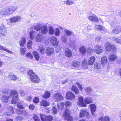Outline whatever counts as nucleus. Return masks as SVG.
<instances>
[{
    "label": "nucleus",
    "instance_id": "nucleus-53",
    "mask_svg": "<svg viewBox=\"0 0 121 121\" xmlns=\"http://www.w3.org/2000/svg\"><path fill=\"white\" fill-rule=\"evenodd\" d=\"M92 89L90 87H88L86 88L85 89V91L88 93H89L92 91Z\"/></svg>",
    "mask_w": 121,
    "mask_h": 121
},
{
    "label": "nucleus",
    "instance_id": "nucleus-36",
    "mask_svg": "<svg viewBox=\"0 0 121 121\" xmlns=\"http://www.w3.org/2000/svg\"><path fill=\"white\" fill-rule=\"evenodd\" d=\"M79 63L77 61L75 60L73 61L72 63V66L73 67L75 68L78 67L79 66Z\"/></svg>",
    "mask_w": 121,
    "mask_h": 121
},
{
    "label": "nucleus",
    "instance_id": "nucleus-23",
    "mask_svg": "<svg viewBox=\"0 0 121 121\" xmlns=\"http://www.w3.org/2000/svg\"><path fill=\"white\" fill-rule=\"evenodd\" d=\"M10 13H13L14 11H16L17 9L18 8L16 6H10L8 7Z\"/></svg>",
    "mask_w": 121,
    "mask_h": 121
},
{
    "label": "nucleus",
    "instance_id": "nucleus-27",
    "mask_svg": "<svg viewBox=\"0 0 121 121\" xmlns=\"http://www.w3.org/2000/svg\"><path fill=\"white\" fill-rule=\"evenodd\" d=\"M48 32L49 34L51 35H52L54 34L55 30L53 27L51 26H49Z\"/></svg>",
    "mask_w": 121,
    "mask_h": 121
},
{
    "label": "nucleus",
    "instance_id": "nucleus-35",
    "mask_svg": "<svg viewBox=\"0 0 121 121\" xmlns=\"http://www.w3.org/2000/svg\"><path fill=\"white\" fill-rule=\"evenodd\" d=\"M95 30L96 31L98 30H103V27L99 25H96L95 27Z\"/></svg>",
    "mask_w": 121,
    "mask_h": 121
},
{
    "label": "nucleus",
    "instance_id": "nucleus-59",
    "mask_svg": "<svg viewBox=\"0 0 121 121\" xmlns=\"http://www.w3.org/2000/svg\"><path fill=\"white\" fill-rule=\"evenodd\" d=\"M9 111H10L13 114L14 113V111L13 107L11 106H10L9 108Z\"/></svg>",
    "mask_w": 121,
    "mask_h": 121
},
{
    "label": "nucleus",
    "instance_id": "nucleus-37",
    "mask_svg": "<svg viewBox=\"0 0 121 121\" xmlns=\"http://www.w3.org/2000/svg\"><path fill=\"white\" fill-rule=\"evenodd\" d=\"M50 96V93L48 91H46L45 92V94L43 95V97L45 98H48Z\"/></svg>",
    "mask_w": 121,
    "mask_h": 121
},
{
    "label": "nucleus",
    "instance_id": "nucleus-13",
    "mask_svg": "<svg viewBox=\"0 0 121 121\" xmlns=\"http://www.w3.org/2000/svg\"><path fill=\"white\" fill-rule=\"evenodd\" d=\"M50 41L52 45L55 46H57L59 43L57 38L54 36L51 38Z\"/></svg>",
    "mask_w": 121,
    "mask_h": 121
},
{
    "label": "nucleus",
    "instance_id": "nucleus-60",
    "mask_svg": "<svg viewBox=\"0 0 121 121\" xmlns=\"http://www.w3.org/2000/svg\"><path fill=\"white\" fill-rule=\"evenodd\" d=\"M19 92L20 93L21 95L23 96L25 95V93L24 91L22 90H20L19 91Z\"/></svg>",
    "mask_w": 121,
    "mask_h": 121
},
{
    "label": "nucleus",
    "instance_id": "nucleus-45",
    "mask_svg": "<svg viewBox=\"0 0 121 121\" xmlns=\"http://www.w3.org/2000/svg\"><path fill=\"white\" fill-rule=\"evenodd\" d=\"M32 42L31 40H29L27 44V47L28 48L30 49L32 48Z\"/></svg>",
    "mask_w": 121,
    "mask_h": 121
},
{
    "label": "nucleus",
    "instance_id": "nucleus-55",
    "mask_svg": "<svg viewBox=\"0 0 121 121\" xmlns=\"http://www.w3.org/2000/svg\"><path fill=\"white\" fill-rule=\"evenodd\" d=\"M104 121H110V119L108 116H105L104 118Z\"/></svg>",
    "mask_w": 121,
    "mask_h": 121
},
{
    "label": "nucleus",
    "instance_id": "nucleus-18",
    "mask_svg": "<svg viewBox=\"0 0 121 121\" xmlns=\"http://www.w3.org/2000/svg\"><path fill=\"white\" fill-rule=\"evenodd\" d=\"M117 58L116 56L114 54H111L108 56V59L110 62L115 60Z\"/></svg>",
    "mask_w": 121,
    "mask_h": 121
},
{
    "label": "nucleus",
    "instance_id": "nucleus-22",
    "mask_svg": "<svg viewBox=\"0 0 121 121\" xmlns=\"http://www.w3.org/2000/svg\"><path fill=\"white\" fill-rule=\"evenodd\" d=\"M43 24L42 23H38L35 24L34 26V29L36 31H39L41 30Z\"/></svg>",
    "mask_w": 121,
    "mask_h": 121
},
{
    "label": "nucleus",
    "instance_id": "nucleus-16",
    "mask_svg": "<svg viewBox=\"0 0 121 121\" xmlns=\"http://www.w3.org/2000/svg\"><path fill=\"white\" fill-rule=\"evenodd\" d=\"M90 107L92 114L93 116L95 115V114L94 113L96 111V106L94 104H91L90 105Z\"/></svg>",
    "mask_w": 121,
    "mask_h": 121
},
{
    "label": "nucleus",
    "instance_id": "nucleus-50",
    "mask_svg": "<svg viewBox=\"0 0 121 121\" xmlns=\"http://www.w3.org/2000/svg\"><path fill=\"white\" fill-rule=\"evenodd\" d=\"M26 56L27 57L30 58L31 59L33 58V56L30 52L27 53L26 55Z\"/></svg>",
    "mask_w": 121,
    "mask_h": 121
},
{
    "label": "nucleus",
    "instance_id": "nucleus-54",
    "mask_svg": "<svg viewBox=\"0 0 121 121\" xmlns=\"http://www.w3.org/2000/svg\"><path fill=\"white\" fill-rule=\"evenodd\" d=\"M52 110L53 113L54 114L56 113L57 112V110L55 107H53Z\"/></svg>",
    "mask_w": 121,
    "mask_h": 121
},
{
    "label": "nucleus",
    "instance_id": "nucleus-63",
    "mask_svg": "<svg viewBox=\"0 0 121 121\" xmlns=\"http://www.w3.org/2000/svg\"><path fill=\"white\" fill-rule=\"evenodd\" d=\"M65 104L64 103L62 102L61 104V110H63L64 108V107L65 105Z\"/></svg>",
    "mask_w": 121,
    "mask_h": 121
},
{
    "label": "nucleus",
    "instance_id": "nucleus-11",
    "mask_svg": "<svg viewBox=\"0 0 121 121\" xmlns=\"http://www.w3.org/2000/svg\"><path fill=\"white\" fill-rule=\"evenodd\" d=\"M40 30V32L41 33L45 34L47 33L48 32V30L47 25H43Z\"/></svg>",
    "mask_w": 121,
    "mask_h": 121
},
{
    "label": "nucleus",
    "instance_id": "nucleus-5",
    "mask_svg": "<svg viewBox=\"0 0 121 121\" xmlns=\"http://www.w3.org/2000/svg\"><path fill=\"white\" fill-rule=\"evenodd\" d=\"M106 48V51L108 52H115L117 51V49L115 47L108 42L107 43Z\"/></svg>",
    "mask_w": 121,
    "mask_h": 121
},
{
    "label": "nucleus",
    "instance_id": "nucleus-20",
    "mask_svg": "<svg viewBox=\"0 0 121 121\" xmlns=\"http://www.w3.org/2000/svg\"><path fill=\"white\" fill-rule=\"evenodd\" d=\"M26 39L24 37H22L19 41V43L20 46H23L26 43Z\"/></svg>",
    "mask_w": 121,
    "mask_h": 121
},
{
    "label": "nucleus",
    "instance_id": "nucleus-62",
    "mask_svg": "<svg viewBox=\"0 0 121 121\" xmlns=\"http://www.w3.org/2000/svg\"><path fill=\"white\" fill-rule=\"evenodd\" d=\"M61 48L60 46H58L56 48V52H59L61 50Z\"/></svg>",
    "mask_w": 121,
    "mask_h": 121
},
{
    "label": "nucleus",
    "instance_id": "nucleus-2",
    "mask_svg": "<svg viewBox=\"0 0 121 121\" xmlns=\"http://www.w3.org/2000/svg\"><path fill=\"white\" fill-rule=\"evenodd\" d=\"M31 81L34 83H39L40 81V79L33 72L32 70H30L28 72Z\"/></svg>",
    "mask_w": 121,
    "mask_h": 121
},
{
    "label": "nucleus",
    "instance_id": "nucleus-3",
    "mask_svg": "<svg viewBox=\"0 0 121 121\" xmlns=\"http://www.w3.org/2000/svg\"><path fill=\"white\" fill-rule=\"evenodd\" d=\"M78 103L82 106L86 107V104H88L91 103L92 100L91 99H78Z\"/></svg>",
    "mask_w": 121,
    "mask_h": 121
},
{
    "label": "nucleus",
    "instance_id": "nucleus-28",
    "mask_svg": "<svg viewBox=\"0 0 121 121\" xmlns=\"http://www.w3.org/2000/svg\"><path fill=\"white\" fill-rule=\"evenodd\" d=\"M9 77L11 80L14 81L17 78L16 76L12 73L10 74Z\"/></svg>",
    "mask_w": 121,
    "mask_h": 121
},
{
    "label": "nucleus",
    "instance_id": "nucleus-48",
    "mask_svg": "<svg viewBox=\"0 0 121 121\" xmlns=\"http://www.w3.org/2000/svg\"><path fill=\"white\" fill-rule=\"evenodd\" d=\"M25 48H20V52L21 54L22 55H24L26 51L25 50Z\"/></svg>",
    "mask_w": 121,
    "mask_h": 121
},
{
    "label": "nucleus",
    "instance_id": "nucleus-14",
    "mask_svg": "<svg viewBox=\"0 0 121 121\" xmlns=\"http://www.w3.org/2000/svg\"><path fill=\"white\" fill-rule=\"evenodd\" d=\"M10 13L8 8H5L3 9L0 11V14L2 15L7 16Z\"/></svg>",
    "mask_w": 121,
    "mask_h": 121
},
{
    "label": "nucleus",
    "instance_id": "nucleus-9",
    "mask_svg": "<svg viewBox=\"0 0 121 121\" xmlns=\"http://www.w3.org/2000/svg\"><path fill=\"white\" fill-rule=\"evenodd\" d=\"M44 38V36L39 33L36 36L35 39L37 42H40L43 40Z\"/></svg>",
    "mask_w": 121,
    "mask_h": 121
},
{
    "label": "nucleus",
    "instance_id": "nucleus-6",
    "mask_svg": "<svg viewBox=\"0 0 121 121\" xmlns=\"http://www.w3.org/2000/svg\"><path fill=\"white\" fill-rule=\"evenodd\" d=\"M95 47L96 48L94 49L93 51L97 54H99L103 52V47L97 44L95 46Z\"/></svg>",
    "mask_w": 121,
    "mask_h": 121
},
{
    "label": "nucleus",
    "instance_id": "nucleus-49",
    "mask_svg": "<svg viewBox=\"0 0 121 121\" xmlns=\"http://www.w3.org/2000/svg\"><path fill=\"white\" fill-rule=\"evenodd\" d=\"M93 49L90 47L87 48L86 49V53L88 54L92 53L93 52Z\"/></svg>",
    "mask_w": 121,
    "mask_h": 121
},
{
    "label": "nucleus",
    "instance_id": "nucleus-12",
    "mask_svg": "<svg viewBox=\"0 0 121 121\" xmlns=\"http://www.w3.org/2000/svg\"><path fill=\"white\" fill-rule=\"evenodd\" d=\"M88 19L93 22H98L99 21V19L98 17L95 15L90 16L88 17Z\"/></svg>",
    "mask_w": 121,
    "mask_h": 121
},
{
    "label": "nucleus",
    "instance_id": "nucleus-44",
    "mask_svg": "<svg viewBox=\"0 0 121 121\" xmlns=\"http://www.w3.org/2000/svg\"><path fill=\"white\" fill-rule=\"evenodd\" d=\"M40 52L42 54H43L46 52L45 49L42 46H40L39 48Z\"/></svg>",
    "mask_w": 121,
    "mask_h": 121
},
{
    "label": "nucleus",
    "instance_id": "nucleus-47",
    "mask_svg": "<svg viewBox=\"0 0 121 121\" xmlns=\"http://www.w3.org/2000/svg\"><path fill=\"white\" fill-rule=\"evenodd\" d=\"M101 68L100 64L99 63H96L94 65V68L95 69H99Z\"/></svg>",
    "mask_w": 121,
    "mask_h": 121
},
{
    "label": "nucleus",
    "instance_id": "nucleus-1",
    "mask_svg": "<svg viewBox=\"0 0 121 121\" xmlns=\"http://www.w3.org/2000/svg\"><path fill=\"white\" fill-rule=\"evenodd\" d=\"M2 92L4 94V97L5 98H17L18 96L17 91L14 90H11L9 94L8 90L6 89H2Z\"/></svg>",
    "mask_w": 121,
    "mask_h": 121
},
{
    "label": "nucleus",
    "instance_id": "nucleus-41",
    "mask_svg": "<svg viewBox=\"0 0 121 121\" xmlns=\"http://www.w3.org/2000/svg\"><path fill=\"white\" fill-rule=\"evenodd\" d=\"M54 34L56 36H59L60 35V31L58 28H56L55 29V31Z\"/></svg>",
    "mask_w": 121,
    "mask_h": 121
},
{
    "label": "nucleus",
    "instance_id": "nucleus-8",
    "mask_svg": "<svg viewBox=\"0 0 121 121\" xmlns=\"http://www.w3.org/2000/svg\"><path fill=\"white\" fill-rule=\"evenodd\" d=\"M21 19V18L20 16H15L10 18V22L11 23H14L20 21Z\"/></svg>",
    "mask_w": 121,
    "mask_h": 121
},
{
    "label": "nucleus",
    "instance_id": "nucleus-30",
    "mask_svg": "<svg viewBox=\"0 0 121 121\" xmlns=\"http://www.w3.org/2000/svg\"><path fill=\"white\" fill-rule=\"evenodd\" d=\"M33 53L36 60H38L40 57L38 53L36 51H34Z\"/></svg>",
    "mask_w": 121,
    "mask_h": 121
},
{
    "label": "nucleus",
    "instance_id": "nucleus-32",
    "mask_svg": "<svg viewBox=\"0 0 121 121\" xmlns=\"http://www.w3.org/2000/svg\"><path fill=\"white\" fill-rule=\"evenodd\" d=\"M112 40L114 42L118 43L121 44V40L116 37H113L112 38Z\"/></svg>",
    "mask_w": 121,
    "mask_h": 121
},
{
    "label": "nucleus",
    "instance_id": "nucleus-52",
    "mask_svg": "<svg viewBox=\"0 0 121 121\" xmlns=\"http://www.w3.org/2000/svg\"><path fill=\"white\" fill-rule=\"evenodd\" d=\"M102 37L100 36H98L95 38V40L97 42H99L102 39Z\"/></svg>",
    "mask_w": 121,
    "mask_h": 121
},
{
    "label": "nucleus",
    "instance_id": "nucleus-29",
    "mask_svg": "<svg viewBox=\"0 0 121 121\" xmlns=\"http://www.w3.org/2000/svg\"><path fill=\"white\" fill-rule=\"evenodd\" d=\"M36 32L35 31H31L30 32V36L31 39H33L35 38Z\"/></svg>",
    "mask_w": 121,
    "mask_h": 121
},
{
    "label": "nucleus",
    "instance_id": "nucleus-40",
    "mask_svg": "<svg viewBox=\"0 0 121 121\" xmlns=\"http://www.w3.org/2000/svg\"><path fill=\"white\" fill-rule=\"evenodd\" d=\"M72 90L74 91L76 94H78L79 92V91L77 87L75 86H73L72 88Z\"/></svg>",
    "mask_w": 121,
    "mask_h": 121
},
{
    "label": "nucleus",
    "instance_id": "nucleus-51",
    "mask_svg": "<svg viewBox=\"0 0 121 121\" xmlns=\"http://www.w3.org/2000/svg\"><path fill=\"white\" fill-rule=\"evenodd\" d=\"M54 96L56 98H61L63 97L62 96L61 94L59 93H57L55 94Z\"/></svg>",
    "mask_w": 121,
    "mask_h": 121
},
{
    "label": "nucleus",
    "instance_id": "nucleus-43",
    "mask_svg": "<svg viewBox=\"0 0 121 121\" xmlns=\"http://www.w3.org/2000/svg\"><path fill=\"white\" fill-rule=\"evenodd\" d=\"M41 105L44 106H46L48 105L49 104L48 102H47L46 101L43 100L41 102Z\"/></svg>",
    "mask_w": 121,
    "mask_h": 121
},
{
    "label": "nucleus",
    "instance_id": "nucleus-61",
    "mask_svg": "<svg viewBox=\"0 0 121 121\" xmlns=\"http://www.w3.org/2000/svg\"><path fill=\"white\" fill-rule=\"evenodd\" d=\"M29 108L31 110H33L35 108V106L32 104H31L29 106Z\"/></svg>",
    "mask_w": 121,
    "mask_h": 121
},
{
    "label": "nucleus",
    "instance_id": "nucleus-64",
    "mask_svg": "<svg viewBox=\"0 0 121 121\" xmlns=\"http://www.w3.org/2000/svg\"><path fill=\"white\" fill-rule=\"evenodd\" d=\"M65 104L67 106H70L71 105V103L69 101H67L66 102Z\"/></svg>",
    "mask_w": 121,
    "mask_h": 121
},
{
    "label": "nucleus",
    "instance_id": "nucleus-42",
    "mask_svg": "<svg viewBox=\"0 0 121 121\" xmlns=\"http://www.w3.org/2000/svg\"><path fill=\"white\" fill-rule=\"evenodd\" d=\"M69 46L71 48L74 47L76 45V42L71 40H70L69 43Z\"/></svg>",
    "mask_w": 121,
    "mask_h": 121
},
{
    "label": "nucleus",
    "instance_id": "nucleus-46",
    "mask_svg": "<svg viewBox=\"0 0 121 121\" xmlns=\"http://www.w3.org/2000/svg\"><path fill=\"white\" fill-rule=\"evenodd\" d=\"M74 3L73 0H67L66 3L68 5H70Z\"/></svg>",
    "mask_w": 121,
    "mask_h": 121
},
{
    "label": "nucleus",
    "instance_id": "nucleus-26",
    "mask_svg": "<svg viewBox=\"0 0 121 121\" xmlns=\"http://www.w3.org/2000/svg\"><path fill=\"white\" fill-rule=\"evenodd\" d=\"M87 113V111L83 109L81 110L80 112L79 117L81 118L83 117Z\"/></svg>",
    "mask_w": 121,
    "mask_h": 121
},
{
    "label": "nucleus",
    "instance_id": "nucleus-58",
    "mask_svg": "<svg viewBox=\"0 0 121 121\" xmlns=\"http://www.w3.org/2000/svg\"><path fill=\"white\" fill-rule=\"evenodd\" d=\"M76 84L78 86L79 88L81 90V91H82V86L78 83H76Z\"/></svg>",
    "mask_w": 121,
    "mask_h": 121
},
{
    "label": "nucleus",
    "instance_id": "nucleus-4",
    "mask_svg": "<svg viewBox=\"0 0 121 121\" xmlns=\"http://www.w3.org/2000/svg\"><path fill=\"white\" fill-rule=\"evenodd\" d=\"M63 116L65 120L68 121H73L72 117L70 116L69 110L68 109H66L65 111L63 112Z\"/></svg>",
    "mask_w": 121,
    "mask_h": 121
},
{
    "label": "nucleus",
    "instance_id": "nucleus-17",
    "mask_svg": "<svg viewBox=\"0 0 121 121\" xmlns=\"http://www.w3.org/2000/svg\"><path fill=\"white\" fill-rule=\"evenodd\" d=\"M65 56L68 57L70 58L72 55V52L69 48L66 49L65 51Z\"/></svg>",
    "mask_w": 121,
    "mask_h": 121
},
{
    "label": "nucleus",
    "instance_id": "nucleus-56",
    "mask_svg": "<svg viewBox=\"0 0 121 121\" xmlns=\"http://www.w3.org/2000/svg\"><path fill=\"white\" fill-rule=\"evenodd\" d=\"M17 101V99H12L11 102L12 104H16Z\"/></svg>",
    "mask_w": 121,
    "mask_h": 121
},
{
    "label": "nucleus",
    "instance_id": "nucleus-34",
    "mask_svg": "<svg viewBox=\"0 0 121 121\" xmlns=\"http://www.w3.org/2000/svg\"><path fill=\"white\" fill-rule=\"evenodd\" d=\"M64 32L65 33L64 35H66L67 36H70L73 33V32L66 29L65 30Z\"/></svg>",
    "mask_w": 121,
    "mask_h": 121
},
{
    "label": "nucleus",
    "instance_id": "nucleus-57",
    "mask_svg": "<svg viewBox=\"0 0 121 121\" xmlns=\"http://www.w3.org/2000/svg\"><path fill=\"white\" fill-rule=\"evenodd\" d=\"M17 106V107L20 109H23L24 108V107L19 104H18Z\"/></svg>",
    "mask_w": 121,
    "mask_h": 121
},
{
    "label": "nucleus",
    "instance_id": "nucleus-31",
    "mask_svg": "<svg viewBox=\"0 0 121 121\" xmlns=\"http://www.w3.org/2000/svg\"><path fill=\"white\" fill-rule=\"evenodd\" d=\"M61 40L64 43H65L67 41V36L66 35H62L61 38Z\"/></svg>",
    "mask_w": 121,
    "mask_h": 121
},
{
    "label": "nucleus",
    "instance_id": "nucleus-38",
    "mask_svg": "<svg viewBox=\"0 0 121 121\" xmlns=\"http://www.w3.org/2000/svg\"><path fill=\"white\" fill-rule=\"evenodd\" d=\"M80 51L82 54H84L86 52V49L83 46H81L80 48Z\"/></svg>",
    "mask_w": 121,
    "mask_h": 121
},
{
    "label": "nucleus",
    "instance_id": "nucleus-7",
    "mask_svg": "<svg viewBox=\"0 0 121 121\" xmlns=\"http://www.w3.org/2000/svg\"><path fill=\"white\" fill-rule=\"evenodd\" d=\"M41 119L42 121H52L53 117L51 116H46L43 114L40 115Z\"/></svg>",
    "mask_w": 121,
    "mask_h": 121
},
{
    "label": "nucleus",
    "instance_id": "nucleus-19",
    "mask_svg": "<svg viewBox=\"0 0 121 121\" xmlns=\"http://www.w3.org/2000/svg\"><path fill=\"white\" fill-rule=\"evenodd\" d=\"M107 57L105 56L103 57L101 59V64L104 66L107 65Z\"/></svg>",
    "mask_w": 121,
    "mask_h": 121
},
{
    "label": "nucleus",
    "instance_id": "nucleus-33",
    "mask_svg": "<svg viewBox=\"0 0 121 121\" xmlns=\"http://www.w3.org/2000/svg\"><path fill=\"white\" fill-rule=\"evenodd\" d=\"M0 50H4L10 54L12 53V52L11 51L6 49L4 46L1 45H0Z\"/></svg>",
    "mask_w": 121,
    "mask_h": 121
},
{
    "label": "nucleus",
    "instance_id": "nucleus-21",
    "mask_svg": "<svg viewBox=\"0 0 121 121\" xmlns=\"http://www.w3.org/2000/svg\"><path fill=\"white\" fill-rule=\"evenodd\" d=\"M95 61V57L94 56H92L88 60V64L90 65H93Z\"/></svg>",
    "mask_w": 121,
    "mask_h": 121
},
{
    "label": "nucleus",
    "instance_id": "nucleus-39",
    "mask_svg": "<svg viewBox=\"0 0 121 121\" xmlns=\"http://www.w3.org/2000/svg\"><path fill=\"white\" fill-rule=\"evenodd\" d=\"M82 68L84 69H87L88 68V65L86 61H83L82 64Z\"/></svg>",
    "mask_w": 121,
    "mask_h": 121
},
{
    "label": "nucleus",
    "instance_id": "nucleus-24",
    "mask_svg": "<svg viewBox=\"0 0 121 121\" xmlns=\"http://www.w3.org/2000/svg\"><path fill=\"white\" fill-rule=\"evenodd\" d=\"M74 97V95L72 92L69 91L66 93V98H73Z\"/></svg>",
    "mask_w": 121,
    "mask_h": 121
},
{
    "label": "nucleus",
    "instance_id": "nucleus-10",
    "mask_svg": "<svg viewBox=\"0 0 121 121\" xmlns=\"http://www.w3.org/2000/svg\"><path fill=\"white\" fill-rule=\"evenodd\" d=\"M7 34L6 28L3 26L0 27V35L1 36H4Z\"/></svg>",
    "mask_w": 121,
    "mask_h": 121
},
{
    "label": "nucleus",
    "instance_id": "nucleus-25",
    "mask_svg": "<svg viewBox=\"0 0 121 121\" xmlns=\"http://www.w3.org/2000/svg\"><path fill=\"white\" fill-rule=\"evenodd\" d=\"M112 31L114 33L117 34L121 31V27L119 26H117L114 29L112 30Z\"/></svg>",
    "mask_w": 121,
    "mask_h": 121
},
{
    "label": "nucleus",
    "instance_id": "nucleus-15",
    "mask_svg": "<svg viewBox=\"0 0 121 121\" xmlns=\"http://www.w3.org/2000/svg\"><path fill=\"white\" fill-rule=\"evenodd\" d=\"M54 51V49L52 48L48 47L46 50V52L47 55L49 56L53 54Z\"/></svg>",
    "mask_w": 121,
    "mask_h": 121
}]
</instances>
